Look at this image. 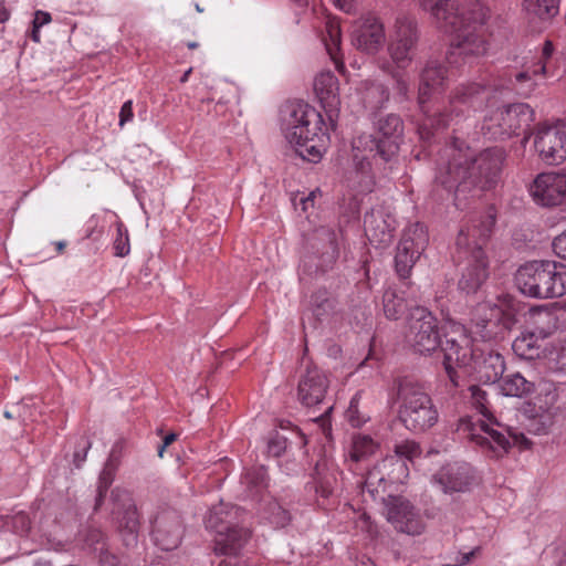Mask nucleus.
<instances>
[{
	"instance_id": "61",
	"label": "nucleus",
	"mask_w": 566,
	"mask_h": 566,
	"mask_svg": "<svg viewBox=\"0 0 566 566\" xmlns=\"http://www.w3.org/2000/svg\"><path fill=\"white\" fill-rule=\"evenodd\" d=\"M292 432L301 440V444L302 446L306 444L305 436H304V433L302 432V430L300 428L292 427Z\"/></svg>"
},
{
	"instance_id": "18",
	"label": "nucleus",
	"mask_w": 566,
	"mask_h": 566,
	"mask_svg": "<svg viewBox=\"0 0 566 566\" xmlns=\"http://www.w3.org/2000/svg\"><path fill=\"white\" fill-rule=\"evenodd\" d=\"M115 504L113 514L117 522V530L125 546L133 547L137 544L140 527L139 514L136 505L125 490L115 489L112 491Z\"/></svg>"
},
{
	"instance_id": "2",
	"label": "nucleus",
	"mask_w": 566,
	"mask_h": 566,
	"mask_svg": "<svg viewBox=\"0 0 566 566\" xmlns=\"http://www.w3.org/2000/svg\"><path fill=\"white\" fill-rule=\"evenodd\" d=\"M516 323V310L507 297L497 303L483 302L472 313L470 332L460 324H453L446 334L443 366L453 386H459L460 374L474 376L485 384L500 380L505 370L504 358L489 346H480L478 337L490 342L510 331Z\"/></svg>"
},
{
	"instance_id": "21",
	"label": "nucleus",
	"mask_w": 566,
	"mask_h": 566,
	"mask_svg": "<svg viewBox=\"0 0 566 566\" xmlns=\"http://www.w3.org/2000/svg\"><path fill=\"white\" fill-rule=\"evenodd\" d=\"M185 532L184 523L178 511L171 507L160 509L151 522V537L163 551L177 548Z\"/></svg>"
},
{
	"instance_id": "10",
	"label": "nucleus",
	"mask_w": 566,
	"mask_h": 566,
	"mask_svg": "<svg viewBox=\"0 0 566 566\" xmlns=\"http://www.w3.org/2000/svg\"><path fill=\"white\" fill-rule=\"evenodd\" d=\"M535 119L533 108L525 103H515L496 109H491L484 116L482 134L489 139H505L524 134L522 144L525 145L532 133L531 124Z\"/></svg>"
},
{
	"instance_id": "43",
	"label": "nucleus",
	"mask_w": 566,
	"mask_h": 566,
	"mask_svg": "<svg viewBox=\"0 0 566 566\" xmlns=\"http://www.w3.org/2000/svg\"><path fill=\"white\" fill-rule=\"evenodd\" d=\"M333 308V301L326 291H318L312 296V312L317 319H322Z\"/></svg>"
},
{
	"instance_id": "54",
	"label": "nucleus",
	"mask_w": 566,
	"mask_h": 566,
	"mask_svg": "<svg viewBox=\"0 0 566 566\" xmlns=\"http://www.w3.org/2000/svg\"><path fill=\"white\" fill-rule=\"evenodd\" d=\"M321 196H322L321 190L319 189H315V190L311 191L308 193V196L301 197L298 202H295V206L296 207H301V210L303 212H306L308 207H313L314 206V201H315L316 197H321Z\"/></svg>"
},
{
	"instance_id": "60",
	"label": "nucleus",
	"mask_w": 566,
	"mask_h": 566,
	"mask_svg": "<svg viewBox=\"0 0 566 566\" xmlns=\"http://www.w3.org/2000/svg\"><path fill=\"white\" fill-rule=\"evenodd\" d=\"M10 18V12L3 2H0V22L3 23Z\"/></svg>"
},
{
	"instance_id": "35",
	"label": "nucleus",
	"mask_w": 566,
	"mask_h": 566,
	"mask_svg": "<svg viewBox=\"0 0 566 566\" xmlns=\"http://www.w3.org/2000/svg\"><path fill=\"white\" fill-rule=\"evenodd\" d=\"M389 99V90L378 82H366L363 93V101L370 109L381 108Z\"/></svg>"
},
{
	"instance_id": "57",
	"label": "nucleus",
	"mask_w": 566,
	"mask_h": 566,
	"mask_svg": "<svg viewBox=\"0 0 566 566\" xmlns=\"http://www.w3.org/2000/svg\"><path fill=\"white\" fill-rule=\"evenodd\" d=\"M52 20L51 14L49 12H44L42 10H38L34 13V19L32 24L34 25V29H41L44 24L50 23Z\"/></svg>"
},
{
	"instance_id": "19",
	"label": "nucleus",
	"mask_w": 566,
	"mask_h": 566,
	"mask_svg": "<svg viewBox=\"0 0 566 566\" xmlns=\"http://www.w3.org/2000/svg\"><path fill=\"white\" fill-rule=\"evenodd\" d=\"M350 39L358 51L374 55L386 41L384 22L376 13L367 12L353 24Z\"/></svg>"
},
{
	"instance_id": "62",
	"label": "nucleus",
	"mask_w": 566,
	"mask_h": 566,
	"mask_svg": "<svg viewBox=\"0 0 566 566\" xmlns=\"http://www.w3.org/2000/svg\"><path fill=\"white\" fill-rule=\"evenodd\" d=\"M473 555H474V551H472V552H471V553H469V554H464V555H462V556H461V559L459 560V563H460L461 565H465V564H468V563L471 560V558H472V556H473Z\"/></svg>"
},
{
	"instance_id": "8",
	"label": "nucleus",
	"mask_w": 566,
	"mask_h": 566,
	"mask_svg": "<svg viewBox=\"0 0 566 566\" xmlns=\"http://www.w3.org/2000/svg\"><path fill=\"white\" fill-rule=\"evenodd\" d=\"M515 283L531 297H560L566 294V265L552 260L527 262L518 268Z\"/></svg>"
},
{
	"instance_id": "16",
	"label": "nucleus",
	"mask_w": 566,
	"mask_h": 566,
	"mask_svg": "<svg viewBox=\"0 0 566 566\" xmlns=\"http://www.w3.org/2000/svg\"><path fill=\"white\" fill-rule=\"evenodd\" d=\"M429 243V234L424 224L415 222L409 224L402 233L397 247L395 265L398 275L407 279L411 269L423 253Z\"/></svg>"
},
{
	"instance_id": "22",
	"label": "nucleus",
	"mask_w": 566,
	"mask_h": 566,
	"mask_svg": "<svg viewBox=\"0 0 566 566\" xmlns=\"http://www.w3.org/2000/svg\"><path fill=\"white\" fill-rule=\"evenodd\" d=\"M534 201L544 207L562 205L566 200V174H539L530 187Z\"/></svg>"
},
{
	"instance_id": "37",
	"label": "nucleus",
	"mask_w": 566,
	"mask_h": 566,
	"mask_svg": "<svg viewBox=\"0 0 566 566\" xmlns=\"http://www.w3.org/2000/svg\"><path fill=\"white\" fill-rule=\"evenodd\" d=\"M388 483L381 462H379L367 472L363 490L375 496L379 492H384Z\"/></svg>"
},
{
	"instance_id": "63",
	"label": "nucleus",
	"mask_w": 566,
	"mask_h": 566,
	"mask_svg": "<svg viewBox=\"0 0 566 566\" xmlns=\"http://www.w3.org/2000/svg\"><path fill=\"white\" fill-rule=\"evenodd\" d=\"M54 245H55L56 252L59 254H61V253H63V251H64V249L66 247V243L64 241H57V242L54 243Z\"/></svg>"
},
{
	"instance_id": "47",
	"label": "nucleus",
	"mask_w": 566,
	"mask_h": 566,
	"mask_svg": "<svg viewBox=\"0 0 566 566\" xmlns=\"http://www.w3.org/2000/svg\"><path fill=\"white\" fill-rule=\"evenodd\" d=\"M11 526L14 533L24 535L30 531L31 521L27 513L19 512L11 516L10 522H7Z\"/></svg>"
},
{
	"instance_id": "46",
	"label": "nucleus",
	"mask_w": 566,
	"mask_h": 566,
	"mask_svg": "<svg viewBox=\"0 0 566 566\" xmlns=\"http://www.w3.org/2000/svg\"><path fill=\"white\" fill-rule=\"evenodd\" d=\"M271 513L269 515V521L276 527H284L289 524L291 516L290 513L283 509L279 503L272 502L270 503Z\"/></svg>"
},
{
	"instance_id": "51",
	"label": "nucleus",
	"mask_w": 566,
	"mask_h": 566,
	"mask_svg": "<svg viewBox=\"0 0 566 566\" xmlns=\"http://www.w3.org/2000/svg\"><path fill=\"white\" fill-rule=\"evenodd\" d=\"M357 528L361 530L363 532H366L370 537L375 536L377 534V528L371 522L370 517L363 513L359 515L357 522H356Z\"/></svg>"
},
{
	"instance_id": "23",
	"label": "nucleus",
	"mask_w": 566,
	"mask_h": 566,
	"mask_svg": "<svg viewBox=\"0 0 566 566\" xmlns=\"http://www.w3.org/2000/svg\"><path fill=\"white\" fill-rule=\"evenodd\" d=\"M328 386L329 380L322 369L307 367L298 380L297 400L305 407H315L324 401Z\"/></svg>"
},
{
	"instance_id": "36",
	"label": "nucleus",
	"mask_w": 566,
	"mask_h": 566,
	"mask_svg": "<svg viewBox=\"0 0 566 566\" xmlns=\"http://www.w3.org/2000/svg\"><path fill=\"white\" fill-rule=\"evenodd\" d=\"M387 480L390 484L402 483L409 475L407 463L397 455H388L381 461Z\"/></svg>"
},
{
	"instance_id": "31",
	"label": "nucleus",
	"mask_w": 566,
	"mask_h": 566,
	"mask_svg": "<svg viewBox=\"0 0 566 566\" xmlns=\"http://www.w3.org/2000/svg\"><path fill=\"white\" fill-rule=\"evenodd\" d=\"M500 389L505 396L522 398L534 392L536 385L521 373H512L500 378Z\"/></svg>"
},
{
	"instance_id": "64",
	"label": "nucleus",
	"mask_w": 566,
	"mask_h": 566,
	"mask_svg": "<svg viewBox=\"0 0 566 566\" xmlns=\"http://www.w3.org/2000/svg\"><path fill=\"white\" fill-rule=\"evenodd\" d=\"M30 36L34 42L39 43L40 42V29L33 28Z\"/></svg>"
},
{
	"instance_id": "12",
	"label": "nucleus",
	"mask_w": 566,
	"mask_h": 566,
	"mask_svg": "<svg viewBox=\"0 0 566 566\" xmlns=\"http://www.w3.org/2000/svg\"><path fill=\"white\" fill-rule=\"evenodd\" d=\"M377 133L379 137L371 135L358 137L354 140V148L359 150L364 146L373 159L379 158L382 163H389L399 150L403 123L398 115L388 114L377 122Z\"/></svg>"
},
{
	"instance_id": "58",
	"label": "nucleus",
	"mask_w": 566,
	"mask_h": 566,
	"mask_svg": "<svg viewBox=\"0 0 566 566\" xmlns=\"http://www.w3.org/2000/svg\"><path fill=\"white\" fill-rule=\"evenodd\" d=\"M357 1L358 0H334V3L339 10L350 13L355 11Z\"/></svg>"
},
{
	"instance_id": "1",
	"label": "nucleus",
	"mask_w": 566,
	"mask_h": 566,
	"mask_svg": "<svg viewBox=\"0 0 566 566\" xmlns=\"http://www.w3.org/2000/svg\"><path fill=\"white\" fill-rule=\"evenodd\" d=\"M419 8L429 12L437 28L452 35L446 64L437 60L427 62L420 74L418 104L423 119L418 126L421 140L429 142L434 130L446 128L454 118L470 108H478L489 95L488 88L478 83L457 86L448 106L433 107L431 98L440 93L455 71L470 57L486 53L491 30L490 9L480 0H416Z\"/></svg>"
},
{
	"instance_id": "4",
	"label": "nucleus",
	"mask_w": 566,
	"mask_h": 566,
	"mask_svg": "<svg viewBox=\"0 0 566 566\" xmlns=\"http://www.w3.org/2000/svg\"><path fill=\"white\" fill-rule=\"evenodd\" d=\"M469 389L472 405L483 419L474 416L461 418L455 430L460 438L465 439L490 458L502 457L512 444L521 449L531 448L532 442L523 432L502 424L493 416L485 390L474 385Z\"/></svg>"
},
{
	"instance_id": "3",
	"label": "nucleus",
	"mask_w": 566,
	"mask_h": 566,
	"mask_svg": "<svg viewBox=\"0 0 566 566\" xmlns=\"http://www.w3.org/2000/svg\"><path fill=\"white\" fill-rule=\"evenodd\" d=\"M503 161L502 148H486L474 156L465 142L454 138L439 150L436 182L448 193L454 191L455 200L472 188L489 190L499 182Z\"/></svg>"
},
{
	"instance_id": "50",
	"label": "nucleus",
	"mask_w": 566,
	"mask_h": 566,
	"mask_svg": "<svg viewBox=\"0 0 566 566\" xmlns=\"http://www.w3.org/2000/svg\"><path fill=\"white\" fill-rule=\"evenodd\" d=\"M333 410V407L329 406L325 410L323 415L314 419L315 423L318 424L319 429L322 430V433L328 439L332 434V423H331V412Z\"/></svg>"
},
{
	"instance_id": "49",
	"label": "nucleus",
	"mask_w": 566,
	"mask_h": 566,
	"mask_svg": "<svg viewBox=\"0 0 566 566\" xmlns=\"http://www.w3.org/2000/svg\"><path fill=\"white\" fill-rule=\"evenodd\" d=\"M287 448V438L275 433L268 442V451L273 457H280Z\"/></svg>"
},
{
	"instance_id": "33",
	"label": "nucleus",
	"mask_w": 566,
	"mask_h": 566,
	"mask_svg": "<svg viewBox=\"0 0 566 566\" xmlns=\"http://www.w3.org/2000/svg\"><path fill=\"white\" fill-rule=\"evenodd\" d=\"M562 0H523L524 10L542 20H552L559 13Z\"/></svg>"
},
{
	"instance_id": "29",
	"label": "nucleus",
	"mask_w": 566,
	"mask_h": 566,
	"mask_svg": "<svg viewBox=\"0 0 566 566\" xmlns=\"http://www.w3.org/2000/svg\"><path fill=\"white\" fill-rule=\"evenodd\" d=\"M530 319L533 325L531 332L536 333L542 342H546L557 329L556 313L546 306H538L531 310Z\"/></svg>"
},
{
	"instance_id": "32",
	"label": "nucleus",
	"mask_w": 566,
	"mask_h": 566,
	"mask_svg": "<svg viewBox=\"0 0 566 566\" xmlns=\"http://www.w3.org/2000/svg\"><path fill=\"white\" fill-rule=\"evenodd\" d=\"M384 314L389 319L400 318L407 310L412 307L409 306L407 300L403 296V292H398L394 289H387L382 295Z\"/></svg>"
},
{
	"instance_id": "44",
	"label": "nucleus",
	"mask_w": 566,
	"mask_h": 566,
	"mask_svg": "<svg viewBox=\"0 0 566 566\" xmlns=\"http://www.w3.org/2000/svg\"><path fill=\"white\" fill-rule=\"evenodd\" d=\"M114 470L106 465L99 474L97 484V495L95 501V510H98L106 496V493L114 481Z\"/></svg>"
},
{
	"instance_id": "15",
	"label": "nucleus",
	"mask_w": 566,
	"mask_h": 566,
	"mask_svg": "<svg viewBox=\"0 0 566 566\" xmlns=\"http://www.w3.org/2000/svg\"><path fill=\"white\" fill-rule=\"evenodd\" d=\"M306 249L302 270L308 274L325 272L338 258L337 233L329 227H319L307 239Z\"/></svg>"
},
{
	"instance_id": "9",
	"label": "nucleus",
	"mask_w": 566,
	"mask_h": 566,
	"mask_svg": "<svg viewBox=\"0 0 566 566\" xmlns=\"http://www.w3.org/2000/svg\"><path fill=\"white\" fill-rule=\"evenodd\" d=\"M244 511L220 503L214 505L206 518V526L216 532L214 551L222 555H235L250 537L248 528L240 526Z\"/></svg>"
},
{
	"instance_id": "25",
	"label": "nucleus",
	"mask_w": 566,
	"mask_h": 566,
	"mask_svg": "<svg viewBox=\"0 0 566 566\" xmlns=\"http://www.w3.org/2000/svg\"><path fill=\"white\" fill-rule=\"evenodd\" d=\"M314 92L319 99L328 119L334 120L340 105L339 83L331 71L319 72L314 80Z\"/></svg>"
},
{
	"instance_id": "40",
	"label": "nucleus",
	"mask_w": 566,
	"mask_h": 566,
	"mask_svg": "<svg viewBox=\"0 0 566 566\" xmlns=\"http://www.w3.org/2000/svg\"><path fill=\"white\" fill-rule=\"evenodd\" d=\"M385 69L395 81V90L397 94L403 99H407L409 97L411 82L406 69H398L394 64H388Z\"/></svg>"
},
{
	"instance_id": "38",
	"label": "nucleus",
	"mask_w": 566,
	"mask_h": 566,
	"mask_svg": "<svg viewBox=\"0 0 566 566\" xmlns=\"http://www.w3.org/2000/svg\"><path fill=\"white\" fill-rule=\"evenodd\" d=\"M378 443L369 436L357 434L353 438L352 459L355 461L363 460L374 454L378 449Z\"/></svg>"
},
{
	"instance_id": "20",
	"label": "nucleus",
	"mask_w": 566,
	"mask_h": 566,
	"mask_svg": "<svg viewBox=\"0 0 566 566\" xmlns=\"http://www.w3.org/2000/svg\"><path fill=\"white\" fill-rule=\"evenodd\" d=\"M385 509L388 522L398 532L418 536L426 531L421 513L405 497L389 496L385 502Z\"/></svg>"
},
{
	"instance_id": "52",
	"label": "nucleus",
	"mask_w": 566,
	"mask_h": 566,
	"mask_svg": "<svg viewBox=\"0 0 566 566\" xmlns=\"http://www.w3.org/2000/svg\"><path fill=\"white\" fill-rule=\"evenodd\" d=\"M103 541H104V534L101 530L98 528H92L87 532V535H86V538H85V542L86 544L92 547L94 551H97V549H102L103 546L101 548L97 547V545L102 544L103 545Z\"/></svg>"
},
{
	"instance_id": "45",
	"label": "nucleus",
	"mask_w": 566,
	"mask_h": 566,
	"mask_svg": "<svg viewBox=\"0 0 566 566\" xmlns=\"http://www.w3.org/2000/svg\"><path fill=\"white\" fill-rule=\"evenodd\" d=\"M421 448L420 444L413 440H405L400 443H397L395 446V454L402 459L405 462L406 460L412 462L415 459L419 458L421 455Z\"/></svg>"
},
{
	"instance_id": "14",
	"label": "nucleus",
	"mask_w": 566,
	"mask_h": 566,
	"mask_svg": "<svg viewBox=\"0 0 566 566\" xmlns=\"http://www.w3.org/2000/svg\"><path fill=\"white\" fill-rule=\"evenodd\" d=\"M407 342L421 355H430L441 343L437 317L426 307L415 306L408 318Z\"/></svg>"
},
{
	"instance_id": "30",
	"label": "nucleus",
	"mask_w": 566,
	"mask_h": 566,
	"mask_svg": "<svg viewBox=\"0 0 566 566\" xmlns=\"http://www.w3.org/2000/svg\"><path fill=\"white\" fill-rule=\"evenodd\" d=\"M268 473L263 465H254L244 471L241 484L248 497L262 499L268 490Z\"/></svg>"
},
{
	"instance_id": "26",
	"label": "nucleus",
	"mask_w": 566,
	"mask_h": 566,
	"mask_svg": "<svg viewBox=\"0 0 566 566\" xmlns=\"http://www.w3.org/2000/svg\"><path fill=\"white\" fill-rule=\"evenodd\" d=\"M563 53L558 52L551 40H545L538 56L533 62V73L539 74L541 80L558 77Z\"/></svg>"
},
{
	"instance_id": "5",
	"label": "nucleus",
	"mask_w": 566,
	"mask_h": 566,
	"mask_svg": "<svg viewBox=\"0 0 566 566\" xmlns=\"http://www.w3.org/2000/svg\"><path fill=\"white\" fill-rule=\"evenodd\" d=\"M494 223L495 212L489 209L482 214L470 217L458 233L454 258L462 264L459 287L467 293L476 292L489 275L485 247Z\"/></svg>"
},
{
	"instance_id": "6",
	"label": "nucleus",
	"mask_w": 566,
	"mask_h": 566,
	"mask_svg": "<svg viewBox=\"0 0 566 566\" xmlns=\"http://www.w3.org/2000/svg\"><path fill=\"white\" fill-rule=\"evenodd\" d=\"M283 119L285 138L296 147L298 155L317 163L325 150L327 134L324 119L314 107L304 102L286 106Z\"/></svg>"
},
{
	"instance_id": "24",
	"label": "nucleus",
	"mask_w": 566,
	"mask_h": 566,
	"mask_svg": "<svg viewBox=\"0 0 566 566\" xmlns=\"http://www.w3.org/2000/svg\"><path fill=\"white\" fill-rule=\"evenodd\" d=\"M433 482L446 493L465 492L473 482L472 469L467 463H449L434 475Z\"/></svg>"
},
{
	"instance_id": "28",
	"label": "nucleus",
	"mask_w": 566,
	"mask_h": 566,
	"mask_svg": "<svg viewBox=\"0 0 566 566\" xmlns=\"http://www.w3.org/2000/svg\"><path fill=\"white\" fill-rule=\"evenodd\" d=\"M513 350L516 355L525 359L542 358L552 354V350H548L546 343L542 342L541 337L533 332H528L517 337L513 342Z\"/></svg>"
},
{
	"instance_id": "34",
	"label": "nucleus",
	"mask_w": 566,
	"mask_h": 566,
	"mask_svg": "<svg viewBox=\"0 0 566 566\" xmlns=\"http://www.w3.org/2000/svg\"><path fill=\"white\" fill-rule=\"evenodd\" d=\"M365 232L370 242L378 241L381 244L390 243L392 233L386 221L378 222L373 210L364 218Z\"/></svg>"
},
{
	"instance_id": "13",
	"label": "nucleus",
	"mask_w": 566,
	"mask_h": 566,
	"mask_svg": "<svg viewBox=\"0 0 566 566\" xmlns=\"http://www.w3.org/2000/svg\"><path fill=\"white\" fill-rule=\"evenodd\" d=\"M420 33L412 14L400 12L391 27L387 51L394 65L407 69L413 61Z\"/></svg>"
},
{
	"instance_id": "27",
	"label": "nucleus",
	"mask_w": 566,
	"mask_h": 566,
	"mask_svg": "<svg viewBox=\"0 0 566 566\" xmlns=\"http://www.w3.org/2000/svg\"><path fill=\"white\" fill-rule=\"evenodd\" d=\"M323 41L326 51L339 73L345 72L343 56L340 54L342 30L339 21L335 17H326Z\"/></svg>"
},
{
	"instance_id": "53",
	"label": "nucleus",
	"mask_w": 566,
	"mask_h": 566,
	"mask_svg": "<svg viewBox=\"0 0 566 566\" xmlns=\"http://www.w3.org/2000/svg\"><path fill=\"white\" fill-rule=\"evenodd\" d=\"M552 245L555 254L566 261V230L554 238Z\"/></svg>"
},
{
	"instance_id": "55",
	"label": "nucleus",
	"mask_w": 566,
	"mask_h": 566,
	"mask_svg": "<svg viewBox=\"0 0 566 566\" xmlns=\"http://www.w3.org/2000/svg\"><path fill=\"white\" fill-rule=\"evenodd\" d=\"M133 102L126 101L119 111V125L123 126L133 119Z\"/></svg>"
},
{
	"instance_id": "11",
	"label": "nucleus",
	"mask_w": 566,
	"mask_h": 566,
	"mask_svg": "<svg viewBox=\"0 0 566 566\" xmlns=\"http://www.w3.org/2000/svg\"><path fill=\"white\" fill-rule=\"evenodd\" d=\"M558 399L559 395L552 382L539 384L537 396L523 408L528 432L545 436L553 430L563 416Z\"/></svg>"
},
{
	"instance_id": "41",
	"label": "nucleus",
	"mask_w": 566,
	"mask_h": 566,
	"mask_svg": "<svg viewBox=\"0 0 566 566\" xmlns=\"http://www.w3.org/2000/svg\"><path fill=\"white\" fill-rule=\"evenodd\" d=\"M114 255L124 258L130 252L129 234L123 222L116 224V235L113 242Z\"/></svg>"
},
{
	"instance_id": "42",
	"label": "nucleus",
	"mask_w": 566,
	"mask_h": 566,
	"mask_svg": "<svg viewBox=\"0 0 566 566\" xmlns=\"http://www.w3.org/2000/svg\"><path fill=\"white\" fill-rule=\"evenodd\" d=\"M515 83L525 92H532L541 80L539 74L533 73V62L525 65V69L514 75Z\"/></svg>"
},
{
	"instance_id": "39",
	"label": "nucleus",
	"mask_w": 566,
	"mask_h": 566,
	"mask_svg": "<svg viewBox=\"0 0 566 566\" xmlns=\"http://www.w3.org/2000/svg\"><path fill=\"white\" fill-rule=\"evenodd\" d=\"M361 398V391H357L349 401V406L345 412V418L349 424L354 428L363 427L369 419V415L361 411L359 402Z\"/></svg>"
},
{
	"instance_id": "48",
	"label": "nucleus",
	"mask_w": 566,
	"mask_h": 566,
	"mask_svg": "<svg viewBox=\"0 0 566 566\" xmlns=\"http://www.w3.org/2000/svg\"><path fill=\"white\" fill-rule=\"evenodd\" d=\"M315 472H316V479H315V483H316V486H315V490H316V493L319 494L323 499H327L332 492H333V483H332V480L327 476H321V472H319V465L317 464L316 468H315Z\"/></svg>"
},
{
	"instance_id": "7",
	"label": "nucleus",
	"mask_w": 566,
	"mask_h": 566,
	"mask_svg": "<svg viewBox=\"0 0 566 566\" xmlns=\"http://www.w3.org/2000/svg\"><path fill=\"white\" fill-rule=\"evenodd\" d=\"M398 418L406 429L420 433L432 428L439 412L424 386L403 378L397 386Z\"/></svg>"
},
{
	"instance_id": "56",
	"label": "nucleus",
	"mask_w": 566,
	"mask_h": 566,
	"mask_svg": "<svg viewBox=\"0 0 566 566\" xmlns=\"http://www.w3.org/2000/svg\"><path fill=\"white\" fill-rule=\"evenodd\" d=\"M354 159L356 160L357 171L361 175H369L371 171V163L369 156H363L359 158L358 154H355Z\"/></svg>"
},
{
	"instance_id": "59",
	"label": "nucleus",
	"mask_w": 566,
	"mask_h": 566,
	"mask_svg": "<svg viewBox=\"0 0 566 566\" xmlns=\"http://www.w3.org/2000/svg\"><path fill=\"white\" fill-rule=\"evenodd\" d=\"M176 440H177V434L176 433L171 432V433H168L167 436H165V438L163 440V444L158 448V457L163 458L166 448L168 446H170L172 442H175Z\"/></svg>"
},
{
	"instance_id": "17",
	"label": "nucleus",
	"mask_w": 566,
	"mask_h": 566,
	"mask_svg": "<svg viewBox=\"0 0 566 566\" xmlns=\"http://www.w3.org/2000/svg\"><path fill=\"white\" fill-rule=\"evenodd\" d=\"M534 149L547 165H558L566 159V132L562 122L541 123L534 130Z\"/></svg>"
}]
</instances>
